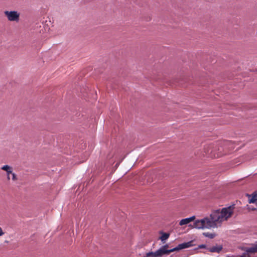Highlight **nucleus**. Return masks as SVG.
Instances as JSON below:
<instances>
[{
  "label": "nucleus",
  "mask_w": 257,
  "mask_h": 257,
  "mask_svg": "<svg viewBox=\"0 0 257 257\" xmlns=\"http://www.w3.org/2000/svg\"><path fill=\"white\" fill-rule=\"evenodd\" d=\"M234 209V205H233L221 210H216L210 214L209 217L196 220L193 223V227L202 229L217 227L232 216Z\"/></svg>",
  "instance_id": "f257e3e1"
},
{
  "label": "nucleus",
  "mask_w": 257,
  "mask_h": 257,
  "mask_svg": "<svg viewBox=\"0 0 257 257\" xmlns=\"http://www.w3.org/2000/svg\"><path fill=\"white\" fill-rule=\"evenodd\" d=\"M4 14L10 21L18 22L19 20L20 14L17 11H6Z\"/></svg>",
  "instance_id": "f03ea898"
},
{
  "label": "nucleus",
  "mask_w": 257,
  "mask_h": 257,
  "mask_svg": "<svg viewBox=\"0 0 257 257\" xmlns=\"http://www.w3.org/2000/svg\"><path fill=\"white\" fill-rule=\"evenodd\" d=\"M255 252H257V243L253 244L251 247L247 248L240 257H250V253Z\"/></svg>",
  "instance_id": "7ed1b4c3"
},
{
  "label": "nucleus",
  "mask_w": 257,
  "mask_h": 257,
  "mask_svg": "<svg viewBox=\"0 0 257 257\" xmlns=\"http://www.w3.org/2000/svg\"><path fill=\"white\" fill-rule=\"evenodd\" d=\"M193 246V241L191 240L187 242H183L179 244L176 247L173 248V251H178L179 250L187 248Z\"/></svg>",
  "instance_id": "20e7f679"
},
{
  "label": "nucleus",
  "mask_w": 257,
  "mask_h": 257,
  "mask_svg": "<svg viewBox=\"0 0 257 257\" xmlns=\"http://www.w3.org/2000/svg\"><path fill=\"white\" fill-rule=\"evenodd\" d=\"M157 257H162L165 255H169L171 252H173L172 248L170 249H165L160 247L156 250Z\"/></svg>",
  "instance_id": "39448f33"
},
{
  "label": "nucleus",
  "mask_w": 257,
  "mask_h": 257,
  "mask_svg": "<svg viewBox=\"0 0 257 257\" xmlns=\"http://www.w3.org/2000/svg\"><path fill=\"white\" fill-rule=\"evenodd\" d=\"M195 216H193L190 217L182 219V220H180V221L179 222V225L180 226H182V225H184L185 224H187L189 223H190V222L193 221L195 219Z\"/></svg>",
  "instance_id": "423d86ee"
},
{
  "label": "nucleus",
  "mask_w": 257,
  "mask_h": 257,
  "mask_svg": "<svg viewBox=\"0 0 257 257\" xmlns=\"http://www.w3.org/2000/svg\"><path fill=\"white\" fill-rule=\"evenodd\" d=\"M1 169H2V170L6 171L7 175V179L8 180H10V175L11 173H12V168L11 166L8 165H6L3 166L1 168Z\"/></svg>",
  "instance_id": "0eeeda50"
},
{
  "label": "nucleus",
  "mask_w": 257,
  "mask_h": 257,
  "mask_svg": "<svg viewBox=\"0 0 257 257\" xmlns=\"http://www.w3.org/2000/svg\"><path fill=\"white\" fill-rule=\"evenodd\" d=\"M249 203H254L257 201V190L253 192L251 195H247Z\"/></svg>",
  "instance_id": "6e6552de"
},
{
  "label": "nucleus",
  "mask_w": 257,
  "mask_h": 257,
  "mask_svg": "<svg viewBox=\"0 0 257 257\" xmlns=\"http://www.w3.org/2000/svg\"><path fill=\"white\" fill-rule=\"evenodd\" d=\"M222 248L221 245H216L211 247L208 249L210 252H219Z\"/></svg>",
  "instance_id": "1a4fd4ad"
},
{
  "label": "nucleus",
  "mask_w": 257,
  "mask_h": 257,
  "mask_svg": "<svg viewBox=\"0 0 257 257\" xmlns=\"http://www.w3.org/2000/svg\"><path fill=\"white\" fill-rule=\"evenodd\" d=\"M161 233L162 234V235L160 236V239L161 240V241L164 243L167 240L169 237V234L167 233H164L161 232Z\"/></svg>",
  "instance_id": "9d476101"
},
{
  "label": "nucleus",
  "mask_w": 257,
  "mask_h": 257,
  "mask_svg": "<svg viewBox=\"0 0 257 257\" xmlns=\"http://www.w3.org/2000/svg\"><path fill=\"white\" fill-rule=\"evenodd\" d=\"M146 256L147 257H157V252L155 251H150L149 252H147L146 253Z\"/></svg>",
  "instance_id": "9b49d317"
},
{
  "label": "nucleus",
  "mask_w": 257,
  "mask_h": 257,
  "mask_svg": "<svg viewBox=\"0 0 257 257\" xmlns=\"http://www.w3.org/2000/svg\"><path fill=\"white\" fill-rule=\"evenodd\" d=\"M203 235L205 236L209 237L210 238H213L215 236V234H214L209 233L208 232L203 233Z\"/></svg>",
  "instance_id": "f8f14e48"
},
{
  "label": "nucleus",
  "mask_w": 257,
  "mask_h": 257,
  "mask_svg": "<svg viewBox=\"0 0 257 257\" xmlns=\"http://www.w3.org/2000/svg\"><path fill=\"white\" fill-rule=\"evenodd\" d=\"M11 174L12 175V180L14 181L17 180V175H16L15 173H13V172H12V173H11Z\"/></svg>",
  "instance_id": "ddd939ff"
},
{
  "label": "nucleus",
  "mask_w": 257,
  "mask_h": 257,
  "mask_svg": "<svg viewBox=\"0 0 257 257\" xmlns=\"http://www.w3.org/2000/svg\"><path fill=\"white\" fill-rule=\"evenodd\" d=\"M168 247H169V245L167 244L161 246L162 248H163V249H168Z\"/></svg>",
  "instance_id": "4468645a"
},
{
  "label": "nucleus",
  "mask_w": 257,
  "mask_h": 257,
  "mask_svg": "<svg viewBox=\"0 0 257 257\" xmlns=\"http://www.w3.org/2000/svg\"><path fill=\"white\" fill-rule=\"evenodd\" d=\"M198 247L200 248H204L206 247V245L204 244H201L199 245Z\"/></svg>",
  "instance_id": "2eb2a0df"
},
{
  "label": "nucleus",
  "mask_w": 257,
  "mask_h": 257,
  "mask_svg": "<svg viewBox=\"0 0 257 257\" xmlns=\"http://www.w3.org/2000/svg\"><path fill=\"white\" fill-rule=\"evenodd\" d=\"M4 234V232H3L2 228L0 227V236Z\"/></svg>",
  "instance_id": "dca6fc26"
}]
</instances>
